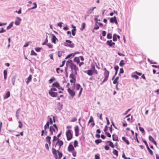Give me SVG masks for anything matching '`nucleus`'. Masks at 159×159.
<instances>
[{"mask_svg":"<svg viewBox=\"0 0 159 159\" xmlns=\"http://www.w3.org/2000/svg\"><path fill=\"white\" fill-rule=\"evenodd\" d=\"M57 153H58V159H61L62 156V153L60 152L59 150H57Z\"/></svg>","mask_w":159,"mask_h":159,"instance_id":"obj_27","label":"nucleus"},{"mask_svg":"<svg viewBox=\"0 0 159 159\" xmlns=\"http://www.w3.org/2000/svg\"><path fill=\"white\" fill-rule=\"evenodd\" d=\"M10 96V93L9 91H8L6 93L5 96L4 97V99H7Z\"/></svg>","mask_w":159,"mask_h":159,"instance_id":"obj_23","label":"nucleus"},{"mask_svg":"<svg viewBox=\"0 0 159 159\" xmlns=\"http://www.w3.org/2000/svg\"><path fill=\"white\" fill-rule=\"evenodd\" d=\"M143 142L144 143L145 145H146L147 148L148 147H149V146H148V145L147 142L145 140L143 139Z\"/></svg>","mask_w":159,"mask_h":159,"instance_id":"obj_60","label":"nucleus"},{"mask_svg":"<svg viewBox=\"0 0 159 159\" xmlns=\"http://www.w3.org/2000/svg\"><path fill=\"white\" fill-rule=\"evenodd\" d=\"M95 69V66H94L92 65L91 66V68L90 70L93 72L94 70Z\"/></svg>","mask_w":159,"mask_h":159,"instance_id":"obj_59","label":"nucleus"},{"mask_svg":"<svg viewBox=\"0 0 159 159\" xmlns=\"http://www.w3.org/2000/svg\"><path fill=\"white\" fill-rule=\"evenodd\" d=\"M66 135L68 141L70 140L72 138L73 135L71 133V130H68L66 132Z\"/></svg>","mask_w":159,"mask_h":159,"instance_id":"obj_3","label":"nucleus"},{"mask_svg":"<svg viewBox=\"0 0 159 159\" xmlns=\"http://www.w3.org/2000/svg\"><path fill=\"white\" fill-rule=\"evenodd\" d=\"M6 31V30H4L3 28H2L1 30H0V33H2L5 32Z\"/></svg>","mask_w":159,"mask_h":159,"instance_id":"obj_61","label":"nucleus"},{"mask_svg":"<svg viewBox=\"0 0 159 159\" xmlns=\"http://www.w3.org/2000/svg\"><path fill=\"white\" fill-rule=\"evenodd\" d=\"M68 63L71 64L70 68L71 71L73 70H75V75H77V70H78V68L76 67V65L72 62V61L71 60H68L66 61V65H68Z\"/></svg>","mask_w":159,"mask_h":159,"instance_id":"obj_1","label":"nucleus"},{"mask_svg":"<svg viewBox=\"0 0 159 159\" xmlns=\"http://www.w3.org/2000/svg\"><path fill=\"white\" fill-rule=\"evenodd\" d=\"M71 43L72 42L70 40H66V42L64 43V45L66 47L73 48L74 47V44L72 43Z\"/></svg>","mask_w":159,"mask_h":159,"instance_id":"obj_2","label":"nucleus"},{"mask_svg":"<svg viewBox=\"0 0 159 159\" xmlns=\"http://www.w3.org/2000/svg\"><path fill=\"white\" fill-rule=\"evenodd\" d=\"M114 69H115V75H116L117 74V72H118V70L119 69V67L118 66H115L114 67Z\"/></svg>","mask_w":159,"mask_h":159,"instance_id":"obj_25","label":"nucleus"},{"mask_svg":"<svg viewBox=\"0 0 159 159\" xmlns=\"http://www.w3.org/2000/svg\"><path fill=\"white\" fill-rule=\"evenodd\" d=\"M109 73L108 72H104V75L105 77L104 79V81H106L108 80L109 76Z\"/></svg>","mask_w":159,"mask_h":159,"instance_id":"obj_10","label":"nucleus"},{"mask_svg":"<svg viewBox=\"0 0 159 159\" xmlns=\"http://www.w3.org/2000/svg\"><path fill=\"white\" fill-rule=\"evenodd\" d=\"M52 152L54 156L55 159H58V156L57 153V150L53 148H52Z\"/></svg>","mask_w":159,"mask_h":159,"instance_id":"obj_8","label":"nucleus"},{"mask_svg":"<svg viewBox=\"0 0 159 159\" xmlns=\"http://www.w3.org/2000/svg\"><path fill=\"white\" fill-rule=\"evenodd\" d=\"M74 61L77 62V64L79 63L80 62V61L79 58V57H75L74 58Z\"/></svg>","mask_w":159,"mask_h":159,"instance_id":"obj_30","label":"nucleus"},{"mask_svg":"<svg viewBox=\"0 0 159 159\" xmlns=\"http://www.w3.org/2000/svg\"><path fill=\"white\" fill-rule=\"evenodd\" d=\"M64 52L61 51H59L58 52V56L59 57H61V55H62V52Z\"/></svg>","mask_w":159,"mask_h":159,"instance_id":"obj_47","label":"nucleus"},{"mask_svg":"<svg viewBox=\"0 0 159 159\" xmlns=\"http://www.w3.org/2000/svg\"><path fill=\"white\" fill-rule=\"evenodd\" d=\"M86 24L84 23H82L81 25L82 28L80 29V30L82 31L85 28Z\"/></svg>","mask_w":159,"mask_h":159,"instance_id":"obj_35","label":"nucleus"},{"mask_svg":"<svg viewBox=\"0 0 159 159\" xmlns=\"http://www.w3.org/2000/svg\"><path fill=\"white\" fill-rule=\"evenodd\" d=\"M31 55L36 56L37 55V54L33 50H32L31 52Z\"/></svg>","mask_w":159,"mask_h":159,"instance_id":"obj_43","label":"nucleus"},{"mask_svg":"<svg viewBox=\"0 0 159 159\" xmlns=\"http://www.w3.org/2000/svg\"><path fill=\"white\" fill-rule=\"evenodd\" d=\"M49 94L52 97H56L58 95V92H56L52 91H49Z\"/></svg>","mask_w":159,"mask_h":159,"instance_id":"obj_7","label":"nucleus"},{"mask_svg":"<svg viewBox=\"0 0 159 159\" xmlns=\"http://www.w3.org/2000/svg\"><path fill=\"white\" fill-rule=\"evenodd\" d=\"M104 148L106 150H108L110 149V148L108 145H106L104 147Z\"/></svg>","mask_w":159,"mask_h":159,"instance_id":"obj_56","label":"nucleus"},{"mask_svg":"<svg viewBox=\"0 0 159 159\" xmlns=\"http://www.w3.org/2000/svg\"><path fill=\"white\" fill-rule=\"evenodd\" d=\"M93 11L92 8L89 9L86 12L88 14H91Z\"/></svg>","mask_w":159,"mask_h":159,"instance_id":"obj_46","label":"nucleus"},{"mask_svg":"<svg viewBox=\"0 0 159 159\" xmlns=\"http://www.w3.org/2000/svg\"><path fill=\"white\" fill-rule=\"evenodd\" d=\"M76 30V29H73L72 30H71V32H72V35H73V36H75V31Z\"/></svg>","mask_w":159,"mask_h":159,"instance_id":"obj_44","label":"nucleus"},{"mask_svg":"<svg viewBox=\"0 0 159 159\" xmlns=\"http://www.w3.org/2000/svg\"><path fill=\"white\" fill-rule=\"evenodd\" d=\"M21 20V19L18 17H16V20H15V24L16 25H20V21Z\"/></svg>","mask_w":159,"mask_h":159,"instance_id":"obj_9","label":"nucleus"},{"mask_svg":"<svg viewBox=\"0 0 159 159\" xmlns=\"http://www.w3.org/2000/svg\"><path fill=\"white\" fill-rule=\"evenodd\" d=\"M80 85L79 84H76V88L77 90H79L80 87Z\"/></svg>","mask_w":159,"mask_h":159,"instance_id":"obj_52","label":"nucleus"},{"mask_svg":"<svg viewBox=\"0 0 159 159\" xmlns=\"http://www.w3.org/2000/svg\"><path fill=\"white\" fill-rule=\"evenodd\" d=\"M63 105L60 102H58L57 104V109L59 110H61L62 108Z\"/></svg>","mask_w":159,"mask_h":159,"instance_id":"obj_16","label":"nucleus"},{"mask_svg":"<svg viewBox=\"0 0 159 159\" xmlns=\"http://www.w3.org/2000/svg\"><path fill=\"white\" fill-rule=\"evenodd\" d=\"M18 123L19 124V127L20 129L22 128V126H23L22 123V122H21V121L20 120L19 121Z\"/></svg>","mask_w":159,"mask_h":159,"instance_id":"obj_49","label":"nucleus"},{"mask_svg":"<svg viewBox=\"0 0 159 159\" xmlns=\"http://www.w3.org/2000/svg\"><path fill=\"white\" fill-rule=\"evenodd\" d=\"M77 120V118L74 117L72 118L71 120L70 121V122H74L76 121Z\"/></svg>","mask_w":159,"mask_h":159,"instance_id":"obj_58","label":"nucleus"},{"mask_svg":"<svg viewBox=\"0 0 159 159\" xmlns=\"http://www.w3.org/2000/svg\"><path fill=\"white\" fill-rule=\"evenodd\" d=\"M63 142L61 140H58L55 145V147H56L57 145H58L59 146V148H58L59 151L61 147L63 145Z\"/></svg>","mask_w":159,"mask_h":159,"instance_id":"obj_6","label":"nucleus"},{"mask_svg":"<svg viewBox=\"0 0 159 159\" xmlns=\"http://www.w3.org/2000/svg\"><path fill=\"white\" fill-rule=\"evenodd\" d=\"M16 78V75L12 77L11 80L12 82V84L13 85H15V82Z\"/></svg>","mask_w":159,"mask_h":159,"instance_id":"obj_26","label":"nucleus"},{"mask_svg":"<svg viewBox=\"0 0 159 159\" xmlns=\"http://www.w3.org/2000/svg\"><path fill=\"white\" fill-rule=\"evenodd\" d=\"M112 140L115 141H119L117 135L115 134H113L112 135Z\"/></svg>","mask_w":159,"mask_h":159,"instance_id":"obj_15","label":"nucleus"},{"mask_svg":"<svg viewBox=\"0 0 159 159\" xmlns=\"http://www.w3.org/2000/svg\"><path fill=\"white\" fill-rule=\"evenodd\" d=\"M139 129L140 131H141L142 133H145V130L143 128L141 127L140 126H139Z\"/></svg>","mask_w":159,"mask_h":159,"instance_id":"obj_48","label":"nucleus"},{"mask_svg":"<svg viewBox=\"0 0 159 159\" xmlns=\"http://www.w3.org/2000/svg\"><path fill=\"white\" fill-rule=\"evenodd\" d=\"M147 148L150 154L151 155H153V152L150 149L149 147H148Z\"/></svg>","mask_w":159,"mask_h":159,"instance_id":"obj_38","label":"nucleus"},{"mask_svg":"<svg viewBox=\"0 0 159 159\" xmlns=\"http://www.w3.org/2000/svg\"><path fill=\"white\" fill-rule=\"evenodd\" d=\"M60 140L58 138H57V137H56V136H54L53 138L52 142L54 143V142L55 141H56V140Z\"/></svg>","mask_w":159,"mask_h":159,"instance_id":"obj_42","label":"nucleus"},{"mask_svg":"<svg viewBox=\"0 0 159 159\" xmlns=\"http://www.w3.org/2000/svg\"><path fill=\"white\" fill-rule=\"evenodd\" d=\"M119 77L118 76L116 77L115 80L113 81V84H118L119 82L118 81V80H119Z\"/></svg>","mask_w":159,"mask_h":159,"instance_id":"obj_24","label":"nucleus"},{"mask_svg":"<svg viewBox=\"0 0 159 159\" xmlns=\"http://www.w3.org/2000/svg\"><path fill=\"white\" fill-rule=\"evenodd\" d=\"M105 134L108 137L110 138L111 137V134L107 132H106Z\"/></svg>","mask_w":159,"mask_h":159,"instance_id":"obj_57","label":"nucleus"},{"mask_svg":"<svg viewBox=\"0 0 159 159\" xmlns=\"http://www.w3.org/2000/svg\"><path fill=\"white\" fill-rule=\"evenodd\" d=\"M49 123L50 124L52 125L53 124V120H52V119L51 118H49Z\"/></svg>","mask_w":159,"mask_h":159,"instance_id":"obj_62","label":"nucleus"},{"mask_svg":"<svg viewBox=\"0 0 159 159\" xmlns=\"http://www.w3.org/2000/svg\"><path fill=\"white\" fill-rule=\"evenodd\" d=\"M32 78V76L31 75H30L26 79V83L28 84L29 82L31 81Z\"/></svg>","mask_w":159,"mask_h":159,"instance_id":"obj_18","label":"nucleus"},{"mask_svg":"<svg viewBox=\"0 0 159 159\" xmlns=\"http://www.w3.org/2000/svg\"><path fill=\"white\" fill-rule=\"evenodd\" d=\"M41 49L42 48H41L37 47L35 48V49L36 52H39L40 51Z\"/></svg>","mask_w":159,"mask_h":159,"instance_id":"obj_51","label":"nucleus"},{"mask_svg":"<svg viewBox=\"0 0 159 159\" xmlns=\"http://www.w3.org/2000/svg\"><path fill=\"white\" fill-rule=\"evenodd\" d=\"M99 28V26H98L97 24H96L95 26L93 28V29L98 30Z\"/></svg>","mask_w":159,"mask_h":159,"instance_id":"obj_63","label":"nucleus"},{"mask_svg":"<svg viewBox=\"0 0 159 159\" xmlns=\"http://www.w3.org/2000/svg\"><path fill=\"white\" fill-rule=\"evenodd\" d=\"M117 35L116 34H114L113 35L112 40L114 41H116L117 40Z\"/></svg>","mask_w":159,"mask_h":159,"instance_id":"obj_32","label":"nucleus"},{"mask_svg":"<svg viewBox=\"0 0 159 159\" xmlns=\"http://www.w3.org/2000/svg\"><path fill=\"white\" fill-rule=\"evenodd\" d=\"M51 129V130L54 131V132H55V129L54 127H53V126H51L49 127V130Z\"/></svg>","mask_w":159,"mask_h":159,"instance_id":"obj_54","label":"nucleus"},{"mask_svg":"<svg viewBox=\"0 0 159 159\" xmlns=\"http://www.w3.org/2000/svg\"><path fill=\"white\" fill-rule=\"evenodd\" d=\"M48 39L46 38V39H45V40L44 41V42H43L42 43V45H46V44L48 43Z\"/></svg>","mask_w":159,"mask_h":159,"instance_id":"obj_53","label":"nucleus"},{"mask_svg":"<svg viewBox=\"0 0 159 159\" xmlns=\"http://www.w3.org/2000/svg\"><path fill=\"white\" fill-rule=\"evenodd\" d=\"M74 57V54L73 53H71V54H69L65 58V59H68L70 57Z\"/></svg>","mask_w":159,"mask_h":159,"instance_id":"obj_34","label":"nucleus"},{"mask_svg":"<svg viewBox=\"0 0 159 159\" xmlns=\"http://www.w3.org/2000/svg\"><path fill=\"white\" fill-rule=\"evenodd\" d=\"M56 40H58L57 39L56 37V36L54 34H52V42L55 44L56 43Z\"/></svg>","mask_w":159,"mask_h":159,"instance_id":"obj_14","label":"nucleus"},{"mask_svg":"<svg viewBox=\"0 0 159 159\" xmlns=\"http://www.w3.org/2000/svg\"><path fill=\"white\" fill-rule=\"evenodd\" d=\"M112 38V34L110 33H108L107 35V38L109 39H111Z\"/></svg>","mask_w":159,"mask_h":159,"instance_id":"obj_40","label":"nucleus"},{"mask_svg":"<svg viewBox=\"0 0 159 159\" xmlns=\"http://www.w3.org/2000/svg\"><path fill=\"white\" fill-rule=\"evenodd\" d=\"M149 140L153 143L155 145H157V143L154 140V138L151 135H149L148 137Z\"/></svg>","mask_w":159,"mask_h":159,"instance_id":"obj_13","label":"nucleus"},{"mask_svg":"<svg viewBox=\"0 0 159 159\" xmlns=\"http://www.w3.org/2000/svg\"><path fill=\"white\" fill-rule=\"evenodd\" d=\"M106 143H109V146L111 147L112 148H114L115 147L113 143L111 141H107L106 142Z\"/></svg>","mask_w":159,"mask_h":159,"instance_id":"obj_22","label":"nucleus"},{"mask_svg":"<svg viewBox=\"0 0 159 159\" xmlns=\"http://www.w3.org/2000/svg\"><path fill=\"white\" fill-rule=\"evenodd\" d=\"M51 137L49 136H48L45 138V141L46 142L50 141L51 140Z\"/></svg>","mask_w":159,"mask_h":159,"instance_id":"obj_41","label":"nucleus"},{"mask_svg":"<svg viewBox=\"0 0 159 159\" xmlns=\"http://www.w3.org/2000/svg\"><path fill=\"white\" fill-rule=\"evenodd\" d=\"M75 150L72 144H70L68 148V151L69 152H72Z\"/></svg>","mask_w":159,"mask_h":159,"instance_id":"obj_12","label":"nucleus"},{"mask_svg":"<svg viewBox=\"0 0 159 159\" xmlns=\"http://www.w3.org/2000/svg\"><path fill=\"white\" fill-rule=\"evenodd\" d=\"M84 72L87 73L88 75L89 76H91L93 75V72L91 70H85L84 71Z\"/></svg>","mask_w":159,"mask_h":159,"instance_id":"obj_19","label":"nucleus"},{"mask_svg":"<svg viewBox=\"0 0 159 159\" xmlns=\"http://www.w3.org/2000/svg\"><path fill=\"white\" fill-rule=\"evenodd\" d=\"M125 64V63L124 62V60H122L120 61L119 63V65L120 66L122 67L124 66Z\"/></svg>","mask_w":159,"mask_h":159,"instance_id":"obj_33","label":"nucleus"},{"mask_svg":"<svg viewBox=\"0 0 159 159\" xmlns=\"http://www.w3.org/2000/svg\"><path fill=\"white\" fill-rule=\"evenodd\" d=\"M67 91L70 96L72 98H73L75 95V92L72 89H70V88H68L67 89Z\"/></svg>","mask_w":159,"mask_h":159,"instance_id":"obj_4","label":"nucleus"},{"mask_svg":"<svg viewBox=\"0 0 159 159\" xmlns=\"http://www.w3.org/2000/svg\"><path fill=\"white\" fill-rule=\"evenodd\" d=\"M95 159H100V156L98 154H96L95 155Z\"/></svg>","mask_w":159,"mask_h":159,"instance_id":"obj_55","label":"nucleus"},{"mask_svg":"<svg viewBox=\"0 0 159 159\" xmlns=\"http://www.w3.org/2000/svg\"><path fill=\"white\" fill-rule=\"evenodd\" d=\"M13 22H11L10 24L7 27V30H9L10 29H11L13 26Z\"/></svg>","mask_w":159,"mask_h":159,"instance_id":"obj_29","label":"nucleus"},{"mask_svg":"<svg viewBox=\"0 0 159 159\" xmlns=\"http://www.w3.org/2000/svg\"><path fill=\"white\" fill-rule=\"evenodd\" d=\"M131 77L133 78H135L136 80H138L139 78V76L136 75H132Z\"/></svg>","mask_w":159,"mask_h":159,"instance_id":"obj_37","label":"nucleus"},{"mask_svg":"<svg viewBox=\"0 0 159 159\" xmlns=\"http://www.w3.org/2000/svg\"><path fill=\"white\" fill-rule=\"evenodd\" d=\"M60 85L57 82H55L53 83L52 86V87H55L57 88L60 87Z\"/></svg>","mask_w":159,"mask_h":159,"instance_id":"obj_20","label":"nucleus"},{"mask_svg":"<svg viewBox=\"0 0 159 159\" xmlns=\"http://www.w3.org/2000/svg\"><path fill=\"white\" fill-rule=\"evenodd\" d=\"M75 135L77 137L79 135V127L78 125H76L75 128Z\"/></svg>","mask_w":159,"mask_h":159,"instance_id":"obj_11","label":"nucleus"},{"mask_svg":"<svg viewBox=\"0 0 159 159\" xmlns=\"http://www.w3.org/2000/svg\"><path fill=\"white\" fill-rule=\"evenodd\" d=\"M62 24H63L62 22H60L57 24V25L58 26L60 27V28H61L62 26Z\"/></svg>","mask_w":159,"mask_h":159,"instance_id":"obj_64","label":"nucleus"},{"mask_svg":"<svg viewBox=\"0 0 159 159\" xmlns=\"http://www.w3.org/2000/svg\"><path fill=\"white\" fill-rule=\"evenodd\" d=\"M113 153L114 155H116V157H118V152L117 151L116 149H114L113 150Z\"/></svg>","mask_w":159,"mask_h":159,"instance_id":"obj_36","label":"nucleus"},{"mask_svg":"<svg viewBox=\"0 0 159 159\" xmlns=\"http://www.w3.org/2000/svg\"><path fill=\"white\" fill-rule=\"evenodd\" d=\"M72 71V73L70 75L69 77L70 78H71L72 79H73L74 80V83L75 84V83L76 81V78L75 77H74V75H75V74L74 75L73 72V71Z\"/></svg>","mask_w":159,"mask_h":159,"instance_id":"obj_17","label":"nucleus"},{"mask_svg":"<svg viewBox=\"0 0 159 159\" xmlns=\"http://www.w3.org/2000/svg\"><path fill=\"white\" fill-rule=\"evenodd\" d=\"M95 143L96 144L98 145L99 143L102 142V141L100 139H98L96 140L95 141Z\"/></svg>","mask_w":159,"mask_h":159,"instance_id":"obj_31","label":"nucleus"},{"mask_svg":"<svg viewBox=\"0 0 159 159\" xmlns=\"http://www.w3.org/2000/svg\"><path fill=\"white\" fill-rule=\"evenodd\" d=\"M106 44L110 47H112L113 48H115L114 45L115 43L112 42L111 40H107Z\"/></svg>","mask_w":159,"mask_h":159,"instance_id":"obj_5","label":"nucleus"},{"mask_svg":"<svg viewBox=\"0 0 159 159\" xmlns=\"http://www.w3.org/2000/svg\"><path fill=\"white\" fill-rule=\"evenodd\" d=\"M116 17L115 16L111 18L110 19V22L111 23H114Z\"/></svg>","mask_w":159,"mask_h":159,"instance_id":"obj_28","label":"nucleus"},{"mask_svg":"<svg viewBox=\"0 0 159 159\" xmlns=\"http://www.w3.org/2000/svg\"><path fill=\"white\" fill-rule=\"evenodd\" d=\"M93 121V117L92 116H91V117H90V119L89 120L88 123H89V124L91 122H92Z\"/></svg>","mask_w":159,"mask_h":159,"instance_id":"obj_50","label":"nucleus"},{"mask_svg":"<svg viewBox=\"0 0 159 159\" xmlns=\"http://www.w3.org/2000/svg\"><path fill=\"white\" fill-rule=\"evenodd\" d=\"M122 140L126 143L127 145H129L130 144L129 142V140L126 139L125 137L123 136L122 137Z\"/></svg>","mask_w":159,"mask_h":159,"instance_id":"obj_21","label":"nucleus"},{"mask_svg":"<svg viewBox=\"0 0 159 159\" xmlns=\"http://www.w3.org/2000/svg\"><path fill=\"white\" fill-rule=\"evenodd\" d=\"M56 79L54 77H52L49 80L50 83H52Z\"/></svg>","mask_w":159,"mask_h":159,"instance_id":"obj_39","label":"nucleus"},{"mask_svg":"<svg viewBox=\"0 0 159 159\" xmlns=\"http://www.w3.org/2000/svg\"><path fill=\"white\" fill-rule=\"evenodd\" d=\"M78 146V142L77 140H75L74 142V146L75 148L76 147Z\"/></svg>","mask_w":159,"mask_h":159,"instance_id":"obj_45","label":"nucleus"}]
</instances>
